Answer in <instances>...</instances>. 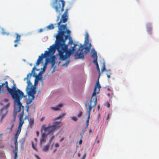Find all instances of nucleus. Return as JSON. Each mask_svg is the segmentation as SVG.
I'll return each mask as SVG.
<instances>
[{"label":"nucleus","mask_w":159,"mask_h":159,"mask_svg":"<svg viewBox=\"0 0 159 159\" xmlns=\"http://www.w3.org/2000/svg\"><path fill=\"white\" fill-rule=\"evenodd\" d=\"M70 38V35H65L64 32H60L58 37H56L57 43L56 45V49L57 50L59 56L60 60L63 61L69 57L71 54L74 52L76 50V47L77 44L74 43V46L71 47V49L68 50V44H65L66 41Z\"/></svg>","instance_id":"f257e3e1"},{"label":"nucleus","mask_w":159,"mask_h":159,"mask_svg":"<svg viewBox=\"0 0 159 159\" xmlns=\"http://www.w3.org/2000/svg\"><path fill=\"white\" fill-rule=\"evenodd\" d=\"M13 84L11 88L9 87L8 85V82L7 81L4 83H2L0 85V94L2 92H3L6 89L8 93L10 94L15 102L18 101L20 99H22L23 97H25L24 96V93L19 89L17 88L14 81H12Z\"/></svg>","instance_id":"f03ea898"},{"label":"nucleus","mask_w":159,"mask_h":159,"mask_svg":"<svg viewBox=\"0 0 159 159\" xmlns=\"http://www.w3.org/2000/svg\"><path fill=\"white\" fill-rule=\"evenodd\" d=\"M91 43L89 42V34L87 32L85 35V41L83 45L80 44V47L75 54V59H83L84 55L89 52L92 47Z\"/></svg>","instance_id":"7ed1b4c3"},{"label":"nucleus","mask_w":159,"mask_h":159,"mask_svg":"<svg viewBox=\"0 0 159 159\" xmlns=\"http://www.w3.org/2000/svg\"><path fill=\"white\" fill-rule=\"evenodd\" d=\"M56 48H56H55L54 44L50 46L48 51H45L44 54L42 53L40 56H39L37 61L36 66H39L43 58L44 57L48 58L51 56H51L50 58L48 60V61L51 63V67H53L55 64L56 57L55 56L53 55L55 53Z\"/></svg>","instance_id":"20e7f679"},{"label":"nucleus","mask_w":159,"mask_h":159,"mask_svg":"<svg viewBox=\"0 0 159 159\" xmlns=\"http://www.w3.org/2000/svg\"><path fill=\"white\" fill-rule=\"evenodd\" d=\"M69 9H66L63 14L62 15L61 18L57 22L58 27L59 28L58 33L56 37H58L61 32L64 31V34L66 33L68 35H70L71 31L69 30L66 29L67 24L61 25V23H65L67 22L68 19V11ZM57 22V21H56Z\"/></svg>","instance_id":"39448f33"},{"label":"nucleus","mask_w":159,"mask_h":159,"mask_svg":"<svg viewBox=\"0 0 159 159\" xmlns=\"http://www.w3.org/2000/svg\"><path fill=\"white\" fill-rule=\"evenodd\" d=\"M101 88L98 81L96 83L94 89V91L92 94V96L90 99V102L88 104L89 110L88 111V115L87 119L89 120L90 118V114L92 108L95 107L97 103V97L96 94L98 93L100 91V89Z\"/></svg>","instance_id":"423d86ee"},{"label":"nucleus","mask_w":159,"mask_h":159,"mask_svg":"<svg viewBox=\"0 0 159 159\" xmlns=\"http://www.w3.org/2000/svg\"><path fill=\"white\" fill-rule=\"evenodd\" d=\"M65 3V2L64 0H55L53 4L52 7L55 9L56 13L58 14L57 16V21L59 20L60 16L64 10Z\"/></svg>","instance_id":"0eeeda50"},{"label":"nucleus","mask_w":159,"mask_h":159,"mask_svg":"<svg viewBox=\"0 0 159 159\" xmlns=\"http://www.w3.org/2000/svg\"><path fill=\"white\" fill-rule=\"evenodd\" d=\"M27 85L26 88V91L28 96L26 103L27 104H30L34 99V95L36 93V91L33 86L32 85V84L30 80H27Z\"/></svg>","instance_id":"6e6552de"},{"label":"nucleus","mask_w":159,"mask_h":159,"mask_svg":"<svg viewBox=\"0 0 159 159\" xmlns=\"http://www.w3.org/2000/svg\"><path fill=\"white\" fill-rule=\"evenodd\" d=\"M22 99H20L18 101H16L14 102L15 103H16L17 106L15 108V111L14 115V117L13 119L11 120L9 123V127H8L7 128V129L11 131L12 130L13 128L14 127V125L16 120V116L17 113L20 111L21 108L22 107H24V106H22V104L20 102V100Z\"/></svg>","instance_id":"1a4fd4ad"},{"label":"nucleus","mask_w":159,"mask_h":159,"mask_svg":"<svg viewBox=\"0 0 159 159\" xmlns=\"http://www.w3.org/2000/svg\"><path fill=\"white\" fill-rule=\"evenodd\" d=\"M41 131H43L45 133H47V135L52 133L55 131L52 125L49 124L47 126L45 125H42L41 128Z\"/></svg>","instance_id":"9d476101"},{"label":"nucleus","mask_w":159,"mask_h":159,"mask_svg":"<svg viewBox=\"0 0 159 159\" xmlns=\"http://www.w3.org/2000/svg\"><path fill=\"white\" fill-rule=\"evenodd\" d=\"M92 57L94 59V60L93 61V63L96 65L97 69L98 72L99 74V77L101 75V72H100V70L97 61V55L96 52L94 50V52H93Z\"/></svg>","instance_id":"9b49d317"},{"label":"nucleus","mask_w":159,"mask_h":159,"mask_svg":"<svg viewBox=\"0 0 159 159\" xmlns=\"http://www.w3.org/2000/svg\"><path fill=\"white\" fill-rule=\"evenodd\" d=\"M47 137V135L46 133H42L41 137L39 139L40 145L41 147H42L43 144L46 142V141Z\"/></svg>","instance_id":"f8f14e48"},{"label":"nucleus","mask_w":159,"mask_h":159,"mask_svg":"<svg viewBox=\"0 0 159 159\" xmlns=\"http://www.w3.org/2000/svg\"><path fill=\"white\" fill-rule=\"evenodd\" d=\"M53 124L52 126L55 130L62 125V124L60 122L55 121L53 122Z\"/></svg>","instance_id":"ddd939ff"},{"label":"nucleus","mask_w":159,"mask_h":159,"mask_svg":"<svg viewBox=\"0 0 159 159\" xmlns=\"http://www.w3.org/2000/svg\"><path fill=\"white\" fill-rule=\"evenodd\" d=\"M36 66H35L33 68L31 73L28 74L27 75V77L24 78V80H30V79L31 77L32 74H34L35 73L34 70L36 69Z\"/></svg>","instance_id":"4468645a"},{"label":"nucleus","mask_w":159,"mask_h":159,"mask_svg":"<svg viewBox=\"0 0 159 159\" xmlns=\"http://www.w3.org/2000/svg\"><path fill=\"white\" fill-rule=\"evenodd\" d=\"M63 106V104L62 103H60L58 104L56 107H52L51 108L54 111H58L60 110V108L62 107Z\"/></svg>","instance_id":"2eb2a0df"},{"label":"nucleus","mask_w":159,"mask_h":159,"mask_svg":"<svg viewBox=\"0 0 159 159\" xmlns=\"http://www.w3.org/2000/svg\"><path fill=\"white\" fill-rule=\"evenodd\" d=\"M50 143H48L45 146L42 148V150L44 152H47L49 149L50 145Z\"/></svg>","instance_id":"dca6fc26"},{"label":"nucleus","mask_w":159,"mask_h":159,"mask_svg":"<svg viewBox=\"0 0 159 159\" xmlns=\"http://www.w3.org/2000/svg\"><path fill=\"white\" fill-rule=\"evenodd\" d=\"M9 106V104H7L6 105L4 106L3 108L1 110V113H2L3 111H4L5 113H7V108Z\"/></svg>","instance_id":"f3484780"},{"label":"nucleus","mask_w":159,"mask_h":159,"mask_svg":"<svg viewBox=\"0 0 159 159\" xmlns=\"http://www.w3.org/2000/svg\"><path fill=\"white\" fill-rule=\"evenodd\" d=\"M24 110H23L22 114L20 115L19 119V124L23 125L24 123V121L23 120H22V119L23 117L24 116Z\"/></svg>","instance_id":"a211bd4d"},{"label":"nucleus","mask_w":159,"mask_h":159,"mask_svg":"<svg viewBox=\"0 0 159 159\" xmlns=\"http://www.w3.org/2000/svg\"><path fill=\"white\" fill-rule=\"evenodd\" d=\"M22 125L19 124L18 127L16 131V134L19 135L21 132V127L22 126Z\"/></svg>","instance_id":"6ab92c4d"},{"label":"nucleus","mask_w":159,"mask_h":159,"mask_svg":"<svg viewBox=\"0 0 159 159\" xmlns=\"http://www.w3.org/2000/svg\"><path fill=\"white\" fill-rule=\"evenodd\" d=\"M15 35L16 36V39L15 40H14V42L15 43L19 42L20 40V35L17 33H16Z\"/></svg>","instance_id":"aec40b11"},{"label":"nucleus","mask_w":159,"mask_h":159,"mask_svg":"<svg viewBox=\"0 0 159 159\" xmlns=\"http://www.w3.org/2000/svg\"><path fill=\"white\" fill-rule=\"evenodd\" d=\"M65 113H61L59 116H58L56 118V120L61 119V120L64 118V116H65Z\"/></svg>","instance_id":"412c9836"},{"label":"nucleus","mask_w":159,"mask_h":159,"mask_svg":"<svg viewBox=\"0 0 159 159\" xmlns=\"http://www.w3.org/2000/svg\"><path fill=\"white\" fill-rule=\"evenodd\" d=\"M107 73L106 74L108 78H110L111 77V70H106Z\"/></svg>","instance_id":"4be33fe9"},{"label":"nucleus","mask_w":159,"mask_h":159,"mask_svg":"<svg viewBox=\"0 0 159 159\" xmlns=\"http://www.w3.org/2000/svg\"><path fill=\"white\" fill-rule=\"evenodd\" d=\"M54 27L53 24H50L47 27V28L48 30H52L54 29Z\"/></svg>","instance_id":"5701e85b"},{"label":"nucleus","mask_w":159,"mask_h":159,"mask_svg":"<svg viewBox=\"0 0 159 159\" xmlns=\"http://www.w3.org/2000/svg\"><path fill=\"white\" fill-rule=\"evenodd\" d=\"M34 123V119L33 118H30L29 120V125L30 126H32L33 125Z\"/></svg>","instance_id":"b1692460"},{"label":"nucleus","mask_w":159,"mask_h":159,"mask_svg":"<svg viewBox=\"0 0 159 159\" xmlns=\"http://www.w3.org/2000/svg\"><path fill=\"white\" fill-rule=\"evenodd\" d=\"M107 70H106L105 68V63L104 62H103V67L101 70V72L102 73L104 71H106Z\"/></svg>","instance_id":"393cba45"},{"label":"nucleus","mask_w":159,"mask_h":159,"mask_svg":"<svg viewBox=\"0 0 159 159\" xmlns=\"http://www.w3.org/2000/svg\"><path fill=\"white\" fill-rule=\"evenodd\" d=\"M1 113V114H2V115L1 118V120H3V119H4V117H5V116H6L7 113H5V112L3 111L2 113Z\"/></svg>","instance_id":"a878e982"},{"label":"nucleus","mask_w":159,"mask_h":159,"mask_svg":"<svg viewBox=\"0 0 159 159\" xmlns=\"http://www.w3.org/2000/svg\"><path fill=\"white\" fill-rule=\"evenodd\" d=\"M1 30H2V34H3V35H5V34L8 35L9 34V33H7L5 32V30H4V29L1 28Z\"/></svg>","instance_id":"bb28decb"},{"label":"nucleus","mask_w":159,"mask_h":159,"mask_svg":"<svg viewBox=\"0 0 159 159\" xmlns=\"http://www.w3.org/2000/svg\"><path fill=\"white\" fill-rule=\"evenodd\" d=\"M101 118V114L100 113H99L98 114L97 117V123H99V120Z\"/></svg>","instance_id":"cd10ccee"},{"label":"nucleus","mask_w":159,"mask_h":159,"mask_svg":"<svg viewBox=\"0 0 159 159\" xmlns=\"http://www.w3.org/2000/svg\"><path fill=\"white\" fill-rule=\"evenodd\" d=\"M73 44V41L72 39L71 38L69 39V41L67 44H68V45L69 44H70L71 45H72V44Z\"/></svg>","instance_id":"c85d7f7f"},{"label":"nucleus","mask_w":159,"mask_h":159,"mask_svg":"<svg viewBox=\"0 0 159 159\" xmlns=\"http://www.w3.org/2000/svg\"><path fill=\"white\" fill-rule=\"evenodd\" d=\"M31 144H32V148H33V149H34V150H35L37 152L38 151L37 149V148H36V147L35 146V145H34L33 143L32 142L31 143Z\"/></svg>","instance_id":"c756f323"},{"label":"nucleus","mask_w":159,"mask_h":159,"mask_svg":"<svg viewBox=\"0 0 159 159\" xmlns=\"http://www.w3.org/2000/svg\"><path fill=\"white\" fill-rule=\"evenodd\" d=\"M70 62V60H67L66 62L63 64V66H67Z\"/></svg>","instance_id":"7c9ffc66"},{"label":"nucleus","mask_w":159,"mask_h":159,"mask_svg":"<svg viewBox=\"0 0 159 159\" xmlns=\"http://www.w3.org/2000/svg\"><path fill=\"white\" fill-rule=\"evenodd\" d=\"M71 119L74 121H76L78 120V119L76 117H71Z\"/></svg>","instance_id":"2f4dec72"},{"label":"nucleus","mask_w":159,"mask_h":159,"mask_svg":"<svg viewBox=\"0 0 159 159\" xmlns=\"http://www.w3.org/2000/svg\"><path fill=\"white\" fill-rule=\"evenodd\" d=\"M89 119H87L86 121V126L85 128L86 129H87L89 125Z\"/></svg>","instance_id":"473e14b6"},{"label":"nucleus","mask_w":159,"mask_h":159,"mask_svg":"<svg viewBox=\"0 0 159 159\" xmlns=\"http://www.w3.org/2000/svg\"><path fill=\"white\" fill-rule=\"evenodd\" d=\"M15 156H14V159H17V152H14Z\"/></svg>","instance_id":"72a5a7b5"},{"label":"nucleus","mask_w":159,"mask_h":159,"mask_svg":"<svg viewBox=\"0 0 159 159\" xmlns=\"http://www.w3.org/2000/svg\"><path fill=\"white\" fill-rule=\"evenodd\" d=\"M82 112L81 111H80L79 113H78V114L77 115V116L78 117H81L82 115Z\"/></svg>","instance_id":"f704fd0d"},{"label":"nucleus","mask_w":159,"mask_h":159,"mask_svg":"<svg viewBox=\"0 0 159 159\" xmlns=\"http://www.w3.org/2000/svg\"><path fill=\"white\" fill-rule=\"evenodd\" d=\"M19 135H17L15 134V140H17V139L18 138V136Z\"/></svg>","instance_id":"c9c22d12"},{"label":"nucleus","mask_w":159,"mask_h":159,"mask_svg":"<svg viewBox=\"0 0 159 159\" xmlns=\"http://www.w3.org/2000/svg\"><path fill=\"white\" fill-rule=\"evenodd\" d=\"M14 144L15 145V146H18L17 140H15Z\"/></svg>","instance_id":"e433bc0d"},{"label":"nucleus","mask_w":159,"mask_h":159,"mask_svg":"<svg viewBox=\"0 0 159 159\" xmlns=\"http://www.w3.org/2000/svg\"><path fill=\"white\" fill-rule=\"evenodd\" d=\"M15 152H18V146H15Z\"/></svg>","instance_id":"4c0bfd02"},{"label":"nucleus","mask_w":159,"mask_h":159,"mask_svg":"<svg viewBox=\"0 0 159 159\" xmlns=\"http://www.w3.org/2000/svg\"><path fill=\"white\" fill-rule=\"evenodd\" d=\"M86 156V153L84 154L83 156L81 159H84Z\"/></svg>","instance_id":"58836bf2"},{"label":"nucleus","mask_w":159,"mask_h":159,"mask_svg":"<svg viewBox=\"0 0 159 159\" xmlns=\"http://www.w3.org/2000/svg\"><path fill=\"white\" fill-rule=\"evenodd\" d=\"M55 146L56 148H58L59 147V145L57 143H56L55 144Z\"/></svg>","instance_id":"ea45409f"},{"label":"nucleus","mask_w":159,"mask_h":159,"mask_svg":"<svg viewBox=\"0 0 159 159\" xmlns=\"http://www.w3.org/2000/svg\"><path fill=\"white\" fill-rule=\"evenodd\" d=\"M35 157L37 159H41L39 157V156L37 155H35Z\"/></svg>","instance_id":"a19ab883"},{"label":"nucleus","mask_w":159,"mask_h":159,"mask_svg":"<svg viewBox=\"0 0 159 159\" xmlns=\"http://www.w3.org/2000/svg\"><path fill=\"white\" fill-rule=\"evenodd\" d=\"M54 136H52L51 137V138H50V141L51 142L52 140L54 138Z\"/></svg>","instance_id":"79ce46f5"},{"label":"nucleus","mask_w":159,"mask_h":159,"mask_svg":"<svg viewBox=\"0 0 159 159\" xmlns=\"http://www.w3.org/2000/svg\"><path fill=\"white\" fill-rule=\"evenodd\" d=\"M64 139V137H62V138H61V139L60 140H59V142H61Z\"/></svg>","instance_id":"37998d69"},{"label":"nucleus","mask_w":159,"mask_h":159,"mask_svg":"<svg viewBox=\"0 0 159 159\" xmlns=\"http://www.w3.org/2000/svg\"><path fill=\"white\" fill-rule=\"evenodd\" d=\"M3 101L5 102H8V100L7 98H5L4 99Z\"/></svg>","instance_id":"c03bdc74"},{"label":"nucleus","mask_w":159,"mask_h":159,"mask_svg":"<svg viewBox=\"0 0 159 159\" xmlns=\"http://www.w3.org/2000/svg\"><path fill=\"white\" fill-rule=\"evenodd\" d=\"M82 143V139H80L79 142V144H81Z\"/></svg>","instance_id":"a18cd8bd"},{"label":"nucleus","mask_w":159,"mask_h":159,"mask_svg":"<svg viewBox=\"0 0 159 159\" xmlns=\"http://www.w3.org/2000/svg\"><path fill=\"white\" fill-rule=\"evenodd\" d=\"M16 43L15 44H14V46L15 47H16L17 46V45H18V42H17V43Z\"/></svg>","instance_id":"49530a36"},{"label":"nucleus","mask_w":159,"mask_h":159,"mask_svg":"<svg viewBox=\"0 0 159 159\" xmlns=\"http://www.w3.org/2000/svg\"><path fill=\"white\" fill-rule=\"evenodd\" d=\"M43 31V30L42 29H39V32H41Z\"/></svg>","instance_id":"de8ad7c7"},{"label":"nucleus","mask_w":159,"mask_h":159,"mask_svg":"<svg viewBox=\"0 0 159 159\" xmlns=\"http://www.w3.org/2000/svg\"><path fill=\"white\" fill-rule=\"evenodd\" d=\"M44 119V117H42L41 119H40V121H43Z\"/></svg>","instance_id":"09e8293b"},{"label":"nucleus","mask_w":159,"mask_h":159,"mask_svg":"<svg viewBox=\"0 0 159 159\" xmlns=\"http://www.w3.org/2000/svg\"><path fill=\"white\" fill-rule=\"evenodd\" d=\"M29 106H28L27 107L26 109V111L27 112H28L29 111Z\"/></svg>","instance_id":"8fccbe9b"},{"label":"nucleus","mask_w":159,"mask_h":159,"mask_svg":"<svg viewBox=\"0 0 159 159\" xmlns=\"http://www.w3.org/2000/svg\"><path fill=\"white\" fill-rule=\"evenodd\" d=\"M36 133L37 136H38L39 134V132L38 131H37L36 132Z\"/></svg>","instance_id":"3c124183"},{"label":"nucleus","mask_w":159,"mask_h":159,"mask_svg":"<svg viewBox=\"0 0 159 159\" xmlns=\"http://www.w3.org/2000/svg\"><path fill=\"white\" fill-rule=\"evenodd\" d=\"M109 119H110V118H109V115L108 114L107 115V120H109Z\"/></svg>","instance_id":"603ef678"},{"label":"nucleus","mask_w":159,"mask_h":159,"mask_svg":"<svg viewBox=\"0 0 159 159\" xmlns=\"http://www.w3.org/2000/svg\"><path fill=\"white\" fill-rule=\"evenodd\" d=\"M26 119H27L28 120H29V117L27 116H26L25 118H24V120H25Z\"/></svg>","instance_id":"864d4df0"},{"label":"nucleus","mask_w":159,"mask_h":159,"mask_svg":"<svg viewBox=\"0 0 159 159\" xmlns=\"http://www.w3.org/2000/svg\"><path fill=\"white\" fill-rule=\"evenodd\" d=\"M92 132V131L91 129H90L89 131V133H91Z\"/></svg>","instance_id":"5fc2aeb1"},{"label":"nucleus","mask_w":159,"mask_h":159,"mask_svg":"<svg viewBox=\"0 0 159 159\" xmlns=\"http://www.w3.org/2000/svg\"><path fill=\"white\" fill-rule=\"evenodd\" d=\"M107 106L108 107H110V104L108 103H107Z\"/></svg>","instance_id":"6e6d98bb"},{"label":"nucleus","mask_w":159,"mask_h":159,"mask_svg":"<svg viewBox=\"0 0 159 159\" xmlns=\"http://www.w3.org/2000/svg\"><path fill=\"white\" fill-rule=\"evenodd\" d=\"M57 151V149H55L53 151V152L54 153Z\"/></svg>","instance_id":"4d7b16f0"},{"label":"nucleus","mask_w":159,"mask_h":159,"mask_svg":"<svg viewBox=\"0 0 159 159\" xmlns=\"http://www.w3.org/2000/svg\"><path fill=\"white\" fill-rule=\"evenodd\" d=\"M87 102L85 103V107H87Z\"/></svg>","instance_id":"13d9d810"},{"label":"nucleus","mask_w":159,"mask_h":159,"mask_svg":"<svg viewBox=\"0 0 159 159\" xmlns=\"http://www.w3.org/2000/svg\"><path fill=\"white\" fill-rule=\"evenodd\" d=\"M34 140H35V141H37V139L36 138H34Z\"/></svg>","instance_id":"bf43d9fd"},{"label":"nucleus","mask_w":159,"mask_h":159,"mask_svg":"<svg viewBox=\"0 0 159 159\" xmlns=\"http://www.w3.org/2000/svg\"><path fill=\"white\" fill-rule=\"evenodd\" d=\"M30 66H32V64H30Z\"/></svg>","instance_id":"052dcab7"},{"label":"nucleus","mask_w":159,"mask_h":159,"mask_svg":"<svg viewBox=\"0 0 159 159\" xmlns=\"http://www.w3.org/2000/svg\"><path fill=\"white\" fill-rule=\"evenodd\" d=\"M1 28L0 27V31H1Z\"/></svg>","instance_id":"680f3d73"},{"label":"nucleus","mask_w":159,"mask_h":159,"mask_svg":"<svg viewBox=\"0 0 159 159\" xmlns=\"http://www.w3.org/2000/svg\"><path fill=\"white\" fill-rule=\"evenodd\" d=\"M80 155H79L78 156H79V157H80Z\"/></svg>","instance_id":"e2e57ef3"}]
</instances>
